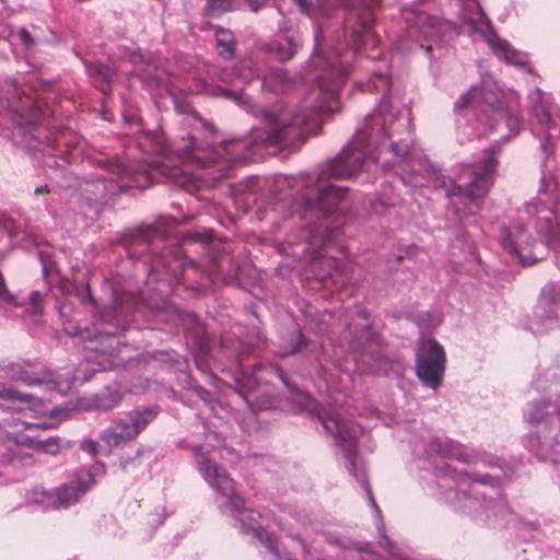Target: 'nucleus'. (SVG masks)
<instances>
[{
	"mask_svg": "<svg viewBox=\"0 0 560 560\" xmlns=\"http://www.w3.org/2000/svg\"><path fill=\"white\" fill-rule=\"evenodd\" d=\"M528 97L534 117L548 140L557 126L558 110L552 105L551 97L539 89H535Z\"/></svg>",
	"mask_w": 560,
	"mask_h": 560,
	"instance_id": "15",
	"label": "nucleus"
},
{
	"mask_svg": "<svg viewBox=\"0 0 560 560\" xmlns=\"http://www.w3.org/2000/svg\"><path fill=\"white\" fill-rule=\"evenodd\" d=\"M300 47V37L298 35H290L285 36L282 40L272 43L270 50L280 61H287L298 52Z\"/></svg>",
	"mask_w": 560,
	"mask_h": 560,
	"instance_id": "24",
	"label": "nucleus"
},
{
	"mask_svg": "<svg viewBox=\"0 0 560 560\" xmlns=\"http://www.w3.org/2000/svg\"><path fill=\"white\" fill-rule=\"evenodd\" d=\"M390 88V78L384 73H374L368 83L369 91L386 94ZM386 140L396 162L408 160L410 170H404L400 180L410 187H422L431 176L434 167L423 158H417L409 148L410 120L398 118V110L393 108L389 98L383 95L377 108L364 119V126L357 131L351 142L317 175L314 197L307 196L300 206L303 219L316 217L326 218L332 214L345 195L346 187L332 182L347 179L363 168H369L377 156L375 150Z\"/></svg>",
	"mask_w": 560,
	"mask_h": 560,
	"instance_id": "1",
	"label": "nucleus"
},
{
	"mask_svg": "<svg viewBox=\"0 0 560 560\" xmlns=\"http://www.w3.org/2000/svg\"><path fill=\"white\" fill-rule=\"evenodd\" d=\"M40 259H43V255L40 254ZM42 272H43V276L46 278L49 272L51 271L52 269V266L48 265L47 262H45L44 260H42Z\"/></svg>",
	"mask_w": 560,
	"mask_h": 560,
	"instance_id": "39",
	"label": "nucleus"
},
{
	"mask_svg": "<svg viewBox=\"0 0 560 560\" xmlns=\"http://www.w3.org/2000/svg\"><path fill=\"white\" fill-rule=\"evenodd\" d=\"M293 3L300 9L302 13L307 14L310 18L315 19L319 14H324V9L322 4V0H316V2L307 1V0H292Z\"/></svg>",
	"mask_w": 560,
	"mask_h": 560,
	"instance_id": "29",
	"label": "nucleus"
},
{
	"mask_svg": "<svg viewBox=\"0 0 560 560\" xmlns=\"http://www.w3.org/2000/svg\"><path fill=\"white\" fill-rule=\"evenodd\" d=\"M221 92H222L223 95H225L226 97L233 100L234 102H236L240 105L245 104L247 102L243 94H237L235 92L226 91V90H223V89L221 90Z\"/></svg>",
	"mask_w": 560,
	"mask_h": 560,
	"instance_id": "36",
	"label": "nucleus"
},
{
	"mask_svg": "<svg viewBox=\"0 0 560 560\" xmlns=\"http://www.w3.org/2000/svg\"><path fill=\"white\" fill-rule=\"evenodd\" d=\"M93 483L94 478L90 472L78 476L69 482L63 483L56 490L55 508L67 509L78 503L80 499L86 494Z\"/></svg>",
	"mask_w": 560,
	"mask_h": 560,
	"instance_id": "17",
	"label": "nucleus"
},
{
	"mask_svg": "<svg viewBox=\"0 0 560 560\" xmlns=\"http://www.w3.org/2000/svg\"><path fill=\"white\" fill-rule=\"evenodd\" d=\"M215 40L222 57L231 58L234 55V37L230 31L221 27L217 28Z\"/></svg>",
	"mask_w": 560,
	"mask_h": 560,
	"instance_id": "26",
	"label": "nucleus"
},
{
	"mask_svg": "<svg viewBox=\"0 0 560 560\" xmlns=\"http://www.w3.org/2000/svg\"><path fill=\"white\" fill-rule=\"evenodd\" d=\"M39 448L49 454H56L60 450V440L58 438H49L38 442Z\"/></svg>",
	"mask_w": 560,
	"mask_h": 560,
	"instance_id": "32",
	"label": "nucleus"
},
{
	"mask_svg": "<svg viewBox=\"0 0 560 560\" xmlns=\"http://www.w3.org/2000/svg\"><path fill=\"white\" fill-rule=\"evenodd\" d=\"M19 236V228L11 218L0 220V244L10 245L16 242Z\"/></svg>",
	"mask_w": 560,
	"mask_h": 560,
	"instance_id": "27",
	"label": "nucleus"
},
{
	"mask_svg": "<svg viewBox=\"0 0 560 560\" xmlns=\"http://www.w3.org/2000/svg\"><path fill=\"white\" fill-rule=\"evenodd\" d=\"M0 306L1 307L16 306L15 296L7 290L5 284H4V279H3L1 272H0Z\"/></svg>",
	"mask_w": 560,
	"mask_h": 560,
	"instance_id": "31",
	"label": "nucleus"
},
{
	"mask_svg": "<svg viewBox=\"0 0 560 560\" xmlns=\"http://www.w3.org/2000/svg\"><path fill=\"white\" fill-rule=\"evenodd\" d=\"M137 418L135 420H149L159 417L160 408L158 406H152L148 408H143L137 411Z\"/></svg>",
	"mask_w": 560,
	"mask_h": 560,
	"instance_id": "34",
	"label": "nucleus"
},
{
	"mask_svg": "<svg viewBox=\"0 0 560 560\" xmlns=\"http://www.w3.org/2000/svg\"><path fill=\"white\" fill-rule=\"evenodd\" d=\"M187 124L192 128V133L188 136V139H183L180 143H177L174 149L180 165H171L172 160L168 156L152 162L142 161L133 166L118 165L119 176L132 177V183L126 186L145 188L152 182L165 177L183 189L191 191L199 187L202 176L188 172L190 166L200 170L214 168L209 176L215 179L224 177L233 163L244 162L248 159L244 152L248 145L247 140L223 141L217 148H211L207 141H200L201 137L212 133L209 124L196 115L189 116Z\"/></svg>",
	"mask_w": 560,
	"mask_h": 560,
	"instance_id": "2",
	"label": "nucleus"
},
{
	"mask_svg": "<svg viewBox=\"0 0 560 560\" xmlns=\"http://www.w3.org/2000/svg\"><path fill=\"white\" fill-rule=\"evenodd\" d=\"M145 423L147 422H114L101 436L102 442L107 447V453H110L113 447L135 439L139 432L145 428Z\"/></svg>",
	"mask_w": 560,
	"mask_h": 560,
	"instance_id": "18",
	"label": "nucleus"
},
{
	"mask_svg": "<svg viewBox=\"0 0 560 560\" xmlns=\"http://www.w3.org/2000/svg\"><path fill=\"white\" fill-rule=\"evenodd\" d=\"M539 332L560 327V289L549 283L541 290L534 311Z\"/></svg>",
	"mask_w": 560,
	"mask_h": 560,
	"instance_id": "13",
	"label": "nucleus"
},
{
	"mask_svg": "<svg viewBox=\"0 0 560 560\" xmlns=\"http://www.w3.org/2000/svg\"><path fill=\"white\" fill-rule=\"evenodd\" d=\"M428 453H430V455L436 454L441 457L456 458L460 462H467V457L464 455L462 446L454 441L433 439L429 445Z\"/></svg>",
	"mask_w": 560,
	"mask_h": 560,
	"instance_id": "21",
	"label": "nucleus"
},
{
	"mask_svg": "<svg viewBox=\"0 0 560 560\" xmlns=\"http://www.w3.org/2000/svg\"><path fill=\"white\" fill-rule=\"evenodd\" d=\"M438 486L444 500L455 509L475 513L482 506L478 498L479 491L471 482V478L465 474H457L448 465L439 474Z\"/></svg>",
	"mask_w": 560,
	"mask_h": 560,
	"instance_id": "9",
	"label": "nucleus"
},
{
	"mask_svg": "<svg viewBox=\"0 0 560 560\" xmlns=\"http://www.w3.org/2000/svg\"><path fill=\"white\" fill-rule=\"evenodd\" d=\"M20 36H21V39L22 42L25 44V45H30L32 43V38H31V35L28 34V32L26 30H22L20 32Z\"/></svg>",
	"mask_w": 560,
	"mask_h": 560,
	"instance_id": "38",
	"label": "nucleus"
},
{
	"mask_svg": "<svg viewBox=\"0 0 560 560\" xmlns=\"http://www.w3.org/2000/svg\"><path fill=\"white\" fill-rule=\"evenodd\" d=\"M406 38L419 43V47L425 48L427 51L431 49V46H424L421 38L430 40L440 38L447 27L444 22L424 12L412 13L410 16L406 15Z\"/></svg>",
	"mask_w": 560,
	"mask_h": 560,
	"instance_id": "14",
	"label": "nucleus"
},
{
	"mask_svg": "<svg viewBox=\"0 0 560 560\" xmlns=\"http://www.w3.org/2000/svg\"><path fill=\"white\" fill-rule=\"evenodd\" d=\"M355 326L361 328L360 331L358 329H355V332H354L355 338L358 340L369 337V335H370V332L368 330L369 329V318L364 311H359L357 313Z\"/></svg>",
	"mask_w": 560,
	"mask_h": 560,
	"instance_id": "30",
	"label": "nucleus"
},
{
	"mask_svg": "<svg viewBox=\"0 0 560 560\" xmlns=\"http://www.w3.org/2000/svg\"><path fill=\"white\" fill-rule=\"evenodd\" d=\"M98 72L106 79L108 80L109 77L112 75V70L109 67L107 66H103L100 68Z\"/></svg>",
	"mask_w": 560,
	"mask_h": 560,
	"instance_id": "40",
	"label": "nucleus"
},
{
	"mask_svg": "<svg viewBox=\"0 0 560 560\" xmlns=\"http://www.w3.org/2000/svg\"><path fill=\"white\" fill-rule=\"evenodd\" d=\"M292 255H293V256H299V255H300V252H299V250H293V252H292Z\"/></svg>",
	"mask_w": 560,
	"mask_h": 560,
	"instance_id": "48",
	"label": "nucleus"
},
{
	"mask_svg": "<svg viewBox=\"0 0 560 560\" xmlns=\"http://www.w3.org/2000/svg\"><path fill=\"white\" fill-rule=\"evenodd\" d=\"M195 457L198 471L205 481L224 500V504L235 517L244 532H250L260 541H266V547L273 555H279V549L273 542V538L267 535L261 524L258 522L259 513L253 510L244 509V502L241 497L234 492V481L228 472L215 463H213L200 447H196Z\"/></svg>",
	"mask_w": 560,
	"mask_h": 560,
	"instance_id": "4",
	"label": "nucleus"
},
{
	"mask_svg": "<svg viewBox=\"0 0 560 560\" xmlns=\"http://www.w3.org/2000/svg\"><path fill=\"white\" fill-rule=\"evenodd\" d=\"M371 12H364V15L360 18L359 28L353 30L351 34V48L353 51H360L366 45H376V38L371 31Z\"/></svg>",
	"mask_w": 560,
	"mask_h": 560,
	"instance_id": "20",
	"label": "nucleus"
},
{
	"mask_svg": "<svg viewBox=\"0 0 560 560\" xmlns=\"http://www.w3.org/2000/svg\"><path fill=\"white\" fill-rule=\"evenodd\" d=\"M7 377L13 382H21L25 385L32 386L45 382V377L37 371L28 369V365L20 363L11 364L8 368Z\"/></svg>",
	"mask_w": 560,
	"mask_h": 560,
	"instance_id": "22",
	"label": "nucleus"
},
{
	"mask_svg": "<svg viewBox=\"0 0 560 560\" xmlns=\"http://www.w3.org/2000/svg\"><path fill=\"white\" fill-rule=\"evenodd\" d=\"M43 294L39 291H33L30 294V305L35 315H40L43 313Z\"/></svg>",
	"mask_w": 560,
	"mask_h": 560,
	"instance_id": "33",
	"label": "nucleus"
},
{
	"mask_svg": "<svg viewBox=\"0 0 560 560\" xmlns=\"http://www.w3.org/2000/svg\"><path fill=\"white\" fill-rule=\"evenodd\" d=\"M233 9V0H208L205 12L210 18L220 16Z\"/></svg>",
	"mask_w": 560,
	"mask_h": 560,
	"instance_id": "28",
	"label": "nucleus"
},
{
	"mask_svg": "<svg viewBox=\"0 0 560 560\" xmlns=\"http://www.w3.org/2000/svg\"><path fill=\"white\" fill-rule=\"evenodd\" d=\"M323 226L324 224L320 223L315 231L312 230L307 233L302 250L310 259L314 276L319 280L331 277L338 266L337 259L330 255V252L332 250L331 244L339 231L338 229L322 231Z\"/></svg>",
	"mask_w": 560,
	"mask_h": 560,
	"instance_id": "11",
	"label": "nucleus"
},
{
	"mask_svg": "<svg viewBox=\"0 0 560 560\" xmlns=\"http://www.w3.org/2000/svg\"><path fill=\"white\" fill-rule=\"evenodd\" d=\"M207 439H214V440H217V439H218V435H217L215 433H209V434L207 435Z\"/></svg>",
	"mask_w": 560,
	"mask_h": 560,
	"instance_id": "46",
	"label": "nucleus"
},
{
	"mask_svg": "<svg viewBox=\"0 0 560 560\" xmlns=\"http://www.w3.org/2000/svg\"><path fill=\"white\" fill-rule=\"evenodd\" d=\"M81 450L91 455H95L98 452V446L93 440H83L81 442Z\"/></svg>",
	"mask_w": 560,
	"mask_h": 560,
	"instance_id": "35",
	"label": "nucleus"
},
{
	"mask_svg": "<svg viewBox=\"0 0 560 560\" xmlns=\"http://www.w3.org/2000/svg\"><path fill=\"white\" fill-rule=\"evenodd\" d=\"M412 48H413V46L408 45L404 40H401L400 44H399V49H401V50H409V49H412Z\"/></svg>",
	"mask_w": 560,
	"mask_h": 560,
	"instance_id": "43",
	"label": "nucleus"
},
{
	"mask_svg": "<svg viewBox=\"0 0 560 560\" xmlns=\"http://www.w3.org/2000/svg\"><path fill=\"white\" fill-rule=\"evenodd\" d=\"M267 0H245V2L249 5L252 11L257 12Z\"/></svg>",
	"mask_w": 560,
	"mask_h": 560,
	"instance_id": "37",
	"label": "nucleus"
},
{
	"mask_svg": "<svg viewBox=\"0 0 560 560\" xmlns=\"http://www.w3.org/2000/svg\"><path fill=\"white\" fill-rule=\"evenodd\" d=\"M503 92L497 86L491 78L482 79V86H472L466 93L462 94L455 103V110L475 107L481 103L486 104L497 116V129L506 128L510 135H516L520 126V118L512 108L503 106Z\"/></svg>",
	"mask_w": 560,
	"mask_h": 560,
	"instance_id": "6",
	"label": "nucleus"
},
{
	"mask_svg": "<svg viewBox=\"0 0 560 560\" xmlns=\"http://www.w3.org/2000/svg\"><path fill=\"white\" fill-rule=\"evenodd\" d=\"M44 191H47V187H46V186H39V187H37V188L35 189V194H36V195H39V194H42V192H44Z\"/></svg>",
	"mask_w": 560,
	"mask_h": 560,
	"instance_id": "44",
	"label": "nucleus"
},
{
	"mask_svg": "<svg viewBox=\"0 0 560 560\" xmlns=\"http://www.w3.org/2000/svg\"><path fill=\"white\" fill-rule=\"evenodd\" d=\"M276 373L277 375L279 376V378L283 382V384L289 388L291 389V386L290 384L288 383V381L285 380L283 373L279 370V369H276Z\"/></svg>",
	"mask_w": 560,
	"mask_h": 560,
	"instance_id": "42",
	"label": "nucleus"
},
{
	"mask_svg": "<svg viewBox=\"0 0 560 560\" xmlns=\"http://www.w3.org/2000/svg\"><path fill=\"white\" fill-rule=\"evenodd\" d=\"M446 357L434 339H422L416 353V375L425 387L438 389L444 378Z\"/></svg>",
	"mask_w": 560,
	"mask_h": 560,
	"instance_id": "12",
	"label": "nucleus"
},
{
	"mask_svg": "<svg viewBox=\"0 0 560 560\" xmlns=\"http://www.w3.org/2000/svg\"><path fill=\"white\" fill-rule=\"evenodd\" d=\"M495 167L497 161L493 154L487 150L481 165L468 168L470 180L466 186L457 184L453 178H443L440 186L444 189L446 197H460L476 202L489 192L493 184Z\"/></svg>",
	"mask_w": 560,
	"mask_h": 560,
	"instance_id": "7",
	"label": "nucleus"
},
{
	"mask_svg": "<svg viewBox=\"0 0 560 560\" xmlns=\"http://www.w3.org/2000/svg\"><path fill=\"white\" fill-rule=\"evenodd\" d=\"M348 73L347 57H340L337 51L326 56L319 50V31L315 32V47L310 60L304 80L315 81L316 89L303 100L301 112L290 116L285 112L280 114L266 113V129L269 143H284L291 136L299 133V127L306 125L317 115H329L335 110V97L338 94Z\"/></svg>",
	"mask_w": 560,
	"mask_h": 560,
	"instance_id": "3",
	"label": "nucleus"
},
{
	"mask_svg": "<svg viewBox=\"0 0 560 560\" xmlns=\"http://www.w3.org/2000/svg\"><path fill=\"white\" fill-rule=\"evenodd\" d=\"M292 399L299 405L302 410H305L312 417H316L318 420H336L330 415H326L322 407L311 398L305 392L298 388H292Z\"/></svg>",
	"mask_w": 560,
	"mask_h": 560,
	"instance_id": "23",
	"label": "nucleus"
},
{
	"mask_svg": "<svg viewBox=\"0 0 560 560\" xmlns=\"http://www.w3.org/2000/svg\"><path fill=\"white\" fill-rule=\"evenodd\" d=\"M0 407L12 413H24L25 417H72V411L89 409L90 406L79 401L74 406L67 405L63 409L48 408L42 399L28 394H22L12 388L0 385Z\"/></svg>",
	"mask_w": 560,
	"mask_h": 560,
	"instance_id": "10",
	"label": "nucleus"
},
{
	"mask_svg": "<svg viewBox=\"0 0 560 560\" xmlns=\"http://www.w3.org/2000/svg\"><path fill=\"white\" fill-rule=\"evenodd\" d=\"M525 211L529 217L534 218L535 228L538 234L547 236L552 232L553 213L541 202H527Z\"/></svg>",
	"mask_w": 560,
	"mask_h": 560,
	"instance_id": "19",
	"label": "nucleus"
},
{
	"mask_svg": "<svg viewBox=\"0 0 560 560\" xmlns=\"http://www.w3.org/2000/svg\"><path fill=\"white\" fill-rule=\"evenodd\" d=\"M502 245L523 266H529L538 260L532 255H524L529 247L534 246V241L527 235L522 225L514 228L511 232L504 229L502 231Z\"/></svg>",
	"mask_w": 560,
	"mask_h": 560,
	"instance_id": "16",
	"label": "nucleus"
},
{
	"mask_svg": "<svg viewBox=\"0 0 560 560\" xmlns=\"http://www.w3.org/2000/svg\"><path fill=\"white\" fill-rule=\"evenodd\" d=\"M478 482L481 483V485H486L487 483V479L486 478H480V479H478Z\"/></svg>",
	"mask_w": 560,
	"mask_h": 560,
	"instance_id": "47",
	"label": "nucleus"
},
{
	"mask_svg": "<svg viewBox=\"0 0 560 560\" xmlns=\"http://www.w3.org/2000/svg\"><path fill=\"white\" fill-rule=\"evenodd\" d=\"M322 428L325 433L330 434L337 447L342 453L343 465L349 474L363 487L370 505L374 510L376 518L380 524L378 530L383 529L381 520V510L376 504L372 490L365 477V469L363 460L357 455V438L361 433L359 422H322Z\"/></svg>",
	"mask_w": 560,
	"mask_h": 560,
	"instance_id": "5",
	"label": "nucleus"
},
{
	"mask_svg": "<svg viewBox=\"0 0 560 560\" xmlns=\"http://www.w3.org/2000/svg\"><path fill=\"white\" fill-rule=\"evenodd\" d=\"M292 85L288 73L282 69H277L264 77L261 86L276 93L284 92Z\"/></svg>",
	"mask_w": 560,
	"mask_h": 560,
	"instance_id": "25",
	"label": "nucleus"
},
{
	"mask_svg": "<svg viewBox=\"0 0 560 560\" xmlns=\"http://www.w3.org/2000/svg\"><path fill=\"white\" fill-rule=\"evenodd\" d=\"M460 18L472 31L481 34L493 52L506 63L523 66L525 56L510 46L506 40L500 39L491 30L490 23L476 0L463 2Z\"/></svg>",
	"mask_w": 560,
	"mask_h": 560,
	"instance_id": "8",
	"label": "nucleus"
},
{
	"mask_svg": "<svg viewBox=\"0 0 560 560\" xmlns=\"http://www.w3.org/2000/svg\"><path fill=\"white\" fill-rule=\"evenodd\" d=\"M303 343H304V338L302 335H300L299 336V345L294 346L290 351L285 352L284 355L296 352Z\"/></svg>",
	"mask_w": 560,
	"mask_h": 560,
	"instance_id": "41",
	"label": "nucleus"
},
{
	"mask_svg": "<svg viewBox=\"0 0 560 560\" xmlns=\"http://www.w3.org/2000/svg\"><path fill=\"white\" fill-rule=\"evenodd\" d=\"M40 427L44 429H51L54 428V422H43Z\"/></svg>",
	"mask_w": 560,
	"mask_h": 560,
	"instance_id": "45",
	"label": "nucleus"
}]
</instances>
